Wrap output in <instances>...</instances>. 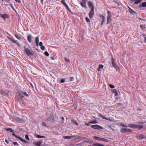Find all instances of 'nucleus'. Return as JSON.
Segmentation results:
<instances>
[{
  "label": "nucleus",
  "instance_id": "45",
  "mask_svg": "<svg viewBox=\"0 0 146 146\" xmlns=\"http://www.w3.org/2000/svg\"><path fill=\"white\" fill-rule=\"evenodd\" d=\"M104 119H106V120H108L110 121H111V119H109V118H107L106 117H105V118Z\"/></svg>",
  "mask_w": 146,
  "mask_h": 146
},
{
  "label": "nucleus",
  "instance_id": "8",
  "mask_svg": "<svg viewBox=\"0 0 146 146\" xmlns=\"http://www.w3.org/2000/svg\"><path fill=\"white\" fill-rule=\"evenodd\" d=\"M63 138L65 139H70L72 138H76V137L74 136H66L63 137Z\"/></svg>",
  "mask_w": 146,
  "mask_h": 146
},
{
  "label": "nucleus",
  "instance_id": "13",
  "mask_svg": "<svg viewBox=\"0 0 146 146\" xmlns=\"http://www.w3.org/2000/svg\"><path fill=\"white\" fill-rule=\"evenodd\" d=\"M111 92L112 93L114 94L115 96H117L118 95V93L116 89H112L111 90Z\"/></svg>",
  "mask_w": 146,
  "mask_h": 146
},
{
  "label": "nucleus",
  "instance_id": "5",
  "mask_svg": "<svg viewBox=\"0 0 146 146\" xmlns=\"http://www.w3.org/2000/svg\"><path fill=\"white\" fill-rule=\"evenodd\" d=\"M108 16L107 17V23L108 24L109 21H110V18L111 17V13L110 11H108Z\"/></svg>",
  "mask_w": 146,
  "mask_h": 146
},
{
  "label": "nucleus",
  "instance_id": "59",
  "mask_svg": "<svg viewBox=\"0 0 146 146\" xmlns=\"http://www.w3.org/2000/svg\"><path fill=\"white\" fill-rule=\"evenodd\" d=\"M139 19H140V20H144V21L145 20L142 19H141V18H139Z\"/></svg>",
  "mask_w": 146,
  "mask_h": 146
},
{
  "label": "nucleus",
  "instance_id": "22",
  "mask_svg": "<svg viewBox=\"0 0 146 146\" xmlns=\"http://www.w3.org/2000/svg\"><path fill=\"white\" fill-rule=\"evenodd\" d=\"M89 123H91V124H92V123H98V122H97V121H96V120H94L93 121H90V122H89Z\"/></svg>",
  "mask_w": 146,
  "mask_h": 146
},
{
  "label": "nucleus",
  "instance_id": "42",
  "mask_svg": "<svg viewBox=\"0 0 146 146\" xmlns=\"http://www.w3.org/2000/svg\"><path fill=\"white\" fill-rule=\"evenodd\" d=\"M10 6L11 7V8H12V9L14 11H15V8H14V7H13V5L11 4H10Z\"/></svg>",
  "mask_w": 146,
  "mask_h": 146
},
{
  "label": "nucleus",
  "instance_id": "39",
  "mask_svg": "<svg viewBox=\"0 0 146 146\" xmlns=\"http://www.w3.org/2000/svg\"><path fill=\"white\" fill-rule=\"evenodd\" d=\"M15 36L18 39L20 40L21 39V37L17 35H15Z\"/></svg>",
  "mask_w": 146,
  "mask_h": 146
},
{
  "label": "nucleus",
  "instance_id": "12",
  "mask_svg": "<svg viewBox=\"0 0 146 146\" xmlns=\"http://www.w3.org/2000/svg\"><path fill=\"white\" fill-rule=\"evenodd\" d=\"M42 141L41 140L38 141V142L34 143V145L37 146H40Z\"/></svg>",
  "mask_w": 146,
  "mask_h": 146
},
{
  "label": "nucleus",
  "instance_id": "53",
  "mask_svg": "<svg viewBox=\"0 0 146 146\" xmlns=\"http://www.w3.org/2000/svg\"><path fill=\"white\" fill-rule=\"evenodd\" d=\"M102 19H103V21H102V22H104L105 21V18L104 17H103V18H102Z\"/></svg>",
  "mask_w": 146,
  "mask_h": 146
},
{
  "label": "nucleus",
  "instance_id": "28",
  "mask_svg": "<svg viewBox=\"0 0 146 146\" xmlns=\"http://www.w3.org/2000/svg\"><path fill=\"white\" fill-rule=\"evenodd\" d=\"M142 0H135V4H137L139 3Z\"/></svg>",
  "mask_w": 146,
  "mask_h": 146
},
{
  "label": "nucleus",
  "instance_id": "40",
  "mask_svg": "<svg viewBox=\"0 0 146 146\" xmlns=\"http://www.w3.org/2000/svg\"><path fill=\"white\" fill-rule=\"evenodd\" d=\"M120 126H122V127H127V126L126 125H125L122 123H120Z\"/></svg>",
  "mask_w": 146,
  "mask_h": 146
},
{
  "label": "nucleus",
  "instance_id": "11",
  "mask_svg": "<svg viewBox=\"0 0 146 146\" xmlns=\"http://www.w3.org/2000/svg\"><path fill=\"white\" fill-rule=\"evenodd\" d=\"M143 127V126L142 125H135L134 128L137 129L138 130H139L141 129Z\"/></svg>",
  "mask_w": 146,
  "mask_h": 146
},
{
  "label": "nucleus",
  "instance_id": "55",
  "mask_svg": "<svg viewBox=\"0 0 146 146\" xmlns=\"http://www.w3.org/2000/svg\"><path fill=\"white\" fill-rule=\"evenodd\" d=\"M5 141L7 143H9V142L7 140L5 139Z\"/></svg>",
  "mask_w": 146,
  "mask_h": 146
},
{
  "label": "nucleus",
  "instance_id": "48",
  "mask_svg": "<svg viewBox=\"0 0 146 146\" xmlns=\"http://www.w3.org/2000/svg\"><path fill=\"white\" fill-rule=\"evenodd\" d=\"M86 20L88 22H89L90 21L88 17H86Z\"/></svg>",
  "mask_w": 146,
  "mask_h": 146
},
{
  "label": "nucleus",
  "instance_id": "32",
  "mask_svg": "<svg viewBox=\"0 0 146 146\" xmlns=\"http://www.w3.org/2000/svg\"><path fill=\"white\" fill-rule=\"evenodd\" d=\"M12 135H13V136H15L16 138H17V139H19L20 138V137L19 136L17 135H16L15 133H13L12 134Z\"/></svg>",
  "mask_w": 146,
  "mask_h": 146
},
{
  "label": "nucleus",
  "instance_id": "47",
  "mask_svg": "<svg viewBox=\"0 0 146 146\" xmlns=\"http://www.w3.org/2000/svg\"><path fill=\"white\" fill-rule=\"evenodd\" d=\"M13 143L14 145H16L18 144H17V142H13Z\"/></svg>",
  "mask_w": 146,
  "mask_h": 146
},
{
  "label": "nucleus",
  "instance_id": "60",
  "mask_svg": "<svg viewBox=\"0 0 146 146\" xmlns=\"http://www.w3.org/2000/svg\"><path fill=\"white\" fill-rule=\"evenodd\" d=\"M73 79V77H71V78H70V80H71L72 81Z\"/></svg>",
  "mask_w": 146,
  "mask_h": 146
},
{
  "label": "nucleus",
  "instance_id": "50",
  "mask_svg": "<svg viewBox=\"0 0 146 146\" xmlns=\"http://www.w3.org/2000/svg\"><path fill=\"white\" fill-rule=\"evenodd\" d=\"M39 45L40 46H43L42 43L41 42H40L39 44Z\"/></svg>",
  "mask_w": 146,
  "mask_h": 146
},
{
  "label": "nucleus",
  "instance_id": "57",
  "mask_svg": "<svg viewBox=\"0 0 146 146\" xmlns=\"http://www.w3.org/2000/svg\"><path fill=\"white\" fill-rule=\"evenodd\" d=\"M41 138H45V136H41Z\"/></svg>",
  "mask_w": 146,
  "mask_h": 146
},
{
  "label": "nucleus",
  "instance_id": "29",
  "mask_svg": "<svg viewBox=\"0 0 146 146\" xmlns=\"http://www.w3.org/2000/svg\"><path fill=\"white\" fill-rule=\"evenodd\" d=\"M23 94L22 92L20 93L19 95V98L21 99H22L23 96Z\"/></svg>",
  "mask_w": 146,
  "mask_h": 146
},
{
  "label": "nucleus",
  "instance_id": "7",
  "mask_svg": "<svg viewBox=\"0 0 146 146\" xmlns=\"http://www.w3.org/2000/svg\"><path fill=\"white\" fill-rule=\"evenodd\" d=\"M0 16L1 17L3 18L5 20L6 18H9V17L6 14H0Z\"/></svg>",
  "mask_w": 146,
  "mask_h": 146
},
{
  "label": "nucleus",
  "instance_id": "35",
  "mask_svg": "<svg viewBox=\"0 0 146 146\" xmlns=\"http://www.w3.org/2000/svg\"><path fill=\"white\" fill-rule=\"evenodd\" d=\"M109 86L111 88H115L114 86L111 84H110Z\"/></svg>",
  "mask_w": 146,
  "mask_h": 146
},
{
  "label": "nucleus",
  "instance_id": "10",
  "mask_svg": "<svg viewBox=\"0 0 146 146\" xmlns=\"http://www.w3.org/2000/svg\"><path fill=\"white\" fill-rule=\"evenodd\" d=\"M65 0H61V3L64 5L67 9L69 10V8L67 4L65 3Z\"/></svg>",
  "mask_w": 146,
  "mask_h": 146
},
{
  "label": "nucleus",
  "instance_id": "43",
  "mask_svg": "<svg viewBox=\"0 0 146 146\" xmlns=\"http://www.w3.org/2000/svg\"><path fill=\"white\" fill-rule=\"evenodd\" d=\"M17 120L19 121H23V120L22 119H20L19 118H17Z\"/></svg>",
  "mask_w": 146,
  "mask_h": 146
},
{
  "label": "nucleus",
  "instance_id": "1",
  "mask_svg": "<svg viewBox=\"0 0 146 146\" xmlns=\"http://www.w3.org/2000/svg\"><path fill=\"white\" fill-rule=\"evenodd\" d=\"M132 131L129 128H122L120 130V131L122 133H125V132H131Z\"/></svg>",
  "mask_w": 146,
  "mask_h": 146
},
{
  "label": "nucleus",
  "instance_id": "16",
  "mask_svg": "<svg viewBox=\"0 0 146 146\" xmlns=\"http://www.w3.org/2000/svg\"><path fill=\"white\" fill-rule=\"evenodd\" d=\"M88 6L90 8H91V9L93 8L94 9V7L93 6V4L92 2H88Z\"/></svg>",
  "mask_w": 146,
  "mask_h": 146
},
{
  "label": "nucleus",
  "instance_id": "31",
  "mask_svg": "<svg viewBox=\"0 0 146 146\" xmlns=\"http://www.w3.org/2000/svg\"><path fill=\"white\" fill-rule=\"evenodd\" d=\"M93 138L95 139H96L99 141H100V139L101 137H99L97 136H94L93 137Z\"/></svg>",
  "mask_w": 146,
  "mask_h": 146
},
{
  "label": "nucleus",
  "instance_id": "25",
  "mask_svg": "<svg viewBox=\"0 0 146 146\" xmlns=\"http://www.w3.org/2000/svg\"><path fill=\"white\" fill-rule=\"evenodd\" d=\"M19 139L20 140H21V141L24 142L25 143H28V142L27 141H26V140L23 139H22L21 137H20V138Z\"/></svg>",
  "mask_w": 146,
  "mask_h": 146
},
{
  "label": "nucleus",
  "instance_id": "17",
  "mask_svg": "<svg viewBox=\"0 0 146 146\" xmlns=\"http://www.w3.org/2000/svg\"><path fill=\"white\" fill-rule=\"evenodd\" d=\"M5 130L7 131H9L10 132L13 133L14 131L12 129L9 128H6L5 129Z\"/></svg>",
  "mask_w": 146,
  "mask_h": 146
},
{
  "label": "nucleus",
  "instance_id": "58",
  "mask_svg": "<svg viewBox=\"0 0 146 146\" xmlns=\"http://www.w3.org/2000/svg\"><path fill=\"white\" fill-rule=\"evenodd\" d=\"M54 116H53L52 117H51L50 118V119H54Z\"/></svg>",
  "mask_w": 146,
  "mask_h": 146
},
{
  "label": "nucleus",
  "instance_id": "46",
  "mask_svg": "<svg viewBox=\"0 0 146 146\" xmlns=\"http://www.w3.org/2000/svg\"><path fill=\"white\" fill-rule=\"evenodd\" d=\"M65 82V80L64 79H62L61 80L60 82L62 83H63Z\"/></svg>",
  "mask_w": 146,
  "mask_h": 146
},
{
  "label": "nucleus",
  "instance_id": "54",
  "mask_svg": "<svg viewBox=\"0 0 146 146\" xmlns=\"http://www.w3.org/2000/svg\"><path fill=\"white\" fill-rule=\"evenodd\" d=\"M99 16H100V17H102V18H103V17H104L103 16L101 15H99Z\"/></svg>",
  "mask_w": 146,
  "mask_h": 146
},
{
  "label": "nucleus",
  "instance_id": "52",
  "mask_svg": "<svg viewBox=\"0 0 146 146\" xmlns=\"http://www.w3.org/2000/svg\"><path fill=\"white\" fill-rule=\"evenodd\" d=\"M85 125L87 126H88L90 124H89V123H85Z\"/></svg>",
  "mask_w": 146,
  "mask_h": 146
},
{
  "label": "nucleus",
  "instance_id": "24",
  "mask_svg": "<svg viewBox=\"0 0 146 146\" xmlns=\"http://www.w3.org/2000/svg\"><path fill=\"white\" fill-rule=\"evenodd\" d=\"M104 67V66L103 65L100 64L99 68L98 69V70L99 71H100V69L101 68H102Z\"/></svg>",
  "mask_w": 146,
  "mask_h": 146
},
{
  "label": "nucleus",
  "instance_id": "34",
  "mask_svg": "<svg viewBox=\"0 0 146 146\" xmlns=\"http://www.w3.org/2000/svg\"><path fill=\"white\" fill-rule=\"evenodd\" d=\"M26 139L28 141H29L30 140V139L29 138L28 135L27 134H26L25 135V136Z\"/></svg>",
  "mask_w": 146,
  "mask_h": 146
},
{
  "label": "nucleus",
  "instance_id": "3",
  "mask_svg": "<svg viewBox=\"0 0 146 146\" xmlns=\"http://www.w3.org/2000/svg\"><path fill=\"white\" fill-rule=\"evenodd\" d=\"M91 127L94 129H103V127L98 125H92L91 126Z\"/></svg>",
  "mask_w": 146,
  "mask_h": 146
},
{
  "label": "nucleus",
  "instance_id": "2",
  "mask_svg": "<svg viewBox=\"0 0 146 146\" xmlns=\"http://www.w3.org/2000/svg\"><path fill=\"white\" fill-rule=\"evenodd\" d=\"M25 52L28 56L32 55L33 54L32 52L28 48H27L25 46H24Z\"/></svg>",
  "mask_w": 146,
  "mask_h": 146
},
{
  "label": "nucleus",
  "instance_id": "62",
  "mask_svg": "<svg viewBox=\"0 0 146 146\" xmlns=\"http://www.w3.org/2000/svg\"><path fill=\"white\" fill-rule=\"evenodd\" d=\"M145 42L146 43V37H145Z\"/></svg>",
  "mask_w": 146,
  "mask_h": 146
},
{
  "label": "nucleus",
  "instance_id": "41",
  "mask_svg": "<svg viewBox=\"0 0 146 146\" xmlns=\"http://www.w3.org/2000/svg\"><path fill=\"white\" fill-rule=\"evenodd\" d=\"M44 54H45V55L46 56H48L49 55V54L48 53L47 51H45L44 52Z\"/></svg>",
  "mask_w": 146,
  "mask_h": 146
},
{
  "label": "nucleus",
  "instance_id": "33",
  "mask_svg": "<svg viewBox=\"0 0 146 146\" xmlns=\"http://www.w3.org/2000/svg\"><path fill=\"white\" fill-rule=\"evenodd\" d=\"M64 59L66 62H67L69 63L70 61L69 59L67 58H66L65 57L64 58Z\"/></svg>",
  "mask_w": 146,
  "mask_h": 146
},
{
  "label": "nucleus",
  "instance_id": "49",
  "mask_svg": "<svg viewBox=\"0 0 146 146\" xmlns=\"http://www.w3.org/2000/svg\"><path fill=\"white\" fill-rule=\"evenodd\" d=\"M87 142V143H93V141H86Z\"/></svg>",
  "mask_w": 146,
  "mask_h": 146
},
{
  "label": "nucleus",
  "instance_id": "6",
  "mask_svg": "<svg viewBox=\"0 0 146 146\" xmlns=\"http://www.w3.org/2000/svg\"><path fill=\"white\" fill-rule=\"evenodd\" d=\"M94 15V9L92 8L89 13V17L91 18Z\"/></svg>",
  "mask_w": 146,
  "mask_h": 146
},
{
  "label": "nucleus",
  "instance_id": "19",
  "mask_svg": "<svg viewBox=\"0 0 146 146\" xmlns=\"http://www.w3.org/2000/svg\"><path fill=\"white\" fill-rule=\"evenodd\" d=\"M93 146H104V145H101L99 143H93L92 144Z\"/></svg>",
  "mask_w": 146,
  "mask_h": 146
},
{
  "label": "nucleus",
  "instance_id": "18",
  "mask_svg": "<svg viewBox=\"0 0 146 146\" xmlns=\"http://www.w3.org/2000/svg\"><path fill=\"white\" fill-rule=\"evenodd\" d=\"M35 42L37 46L38 45V42H39V36H38L37 37H36L35 38Z\"/></svg>",
  "mask_w": 146,
  "mask_h": 146
},
{
  "label": "nucleus",
  "instance_id": "30",
  "mask_svg": "<svg viewBox=\"0 0 146 146\" xmlns=\"http://www.w3.org/2000/svg\"><path fill=\"white\" fill-rule=\"evenodd\" d=\"M71 121L74 123L75 124H76L77 125H78V123L77 122H76V121H75L74 119H71Z\"/></svg>",
  "mask_w": 146,
  "mask_h": 146
},
{
  "label": "nucleus",
  "instance_id": "20",
  "mask_svg": "<svg viewBox=\"0 0 146 146\" xmlns=\"http://www.w3.org/2000/svg\"><path fill=\"white\" fill-rule=\"evenodd\" d=\"M100 141H104L106 142H108L109 141L108 139L103 138H100Z\"/></svg>",
  "mask_w": 146,
  "mask_h": 146
},
{
  "label": "nucleus",
  "instance_id": "51",
  "mask_svg": "<svg viewBox=\"0 0 146 146\" xmlns=\"http://www.w3.org/2000/svg\"><path fill=\"white\" fill-rule=\"evenodd\" d=\"M16 2L20 3L21 2L20 0H15Z\"/></svg>",
  "mask_w": 146,
  "mask_h": 146
},
{
  "label": "nucleus",
  "instance_id": "27",
  "mask_svg": "<svg viewBox=\"0 0 146 146\" xmlns=\"http://www.w3.org/2000/svg\"><path fill=\"white\" fill-rule=\"evenodd\" d=\"M140 5H141L143 7H146V2H144L141 3Z\"/></svg>",
  "mask_w": 146,
  "mask_h": 146
},
{
  "label": "nucleus",
  "instance_id": "38",
  "mask_svg": "<svg viewBox=\"0 0 146 146\" xmlns=\"http://www.w3.org/2000/svg\"><path fill=\"white\" fill-rule=\"evenodd\" d=\"M35 136V137H37V138H41V135H38V134H36Z\"/></svg>",
  "mask_w": 146,
  "mask_h": 146
},
{
  "label": "nucleus",
  "instance_id": "4",
  "mask_svg": "<svg viewBox=\"0 0 146 146\" xmlns=\"http://www.w3.org/2000/svg\"><path fill=\"white\" fill-rule=\"evenodd\" d=\"M7 38L9 40H10V41L11 42H12L13 43H15L16 44H17V46H19V47H20V45L19 44V43H18L15 40H13V39L10 37H9V36H7Z\"/></svg>",
  "mask_w": 146,
  "mask_h": 146
},
{
  "label": "nucleus",
  "instance_id": "63",
  "mask_svg": "<svg viewBox=\"0 0 146 146\" xmlns=\"http://www.w3.org/2000/svg\"><path fill=\"white\" fill-rule=\"evenodd\" d=\"M110 128H111V129L112 131H114V129H113L111 127H110Z\"/></svg>",
  "mask_w": 146,
  "mask_h": 146
},
{
  "label": "nucleus",
  "instance_id": "21",
  "mask_svg": "<svg viewBox=\"0 0 146 146\" xmlns=\"http://www.w3.org/2000/svg\"><path fill=\"white\" fill-rule=\"evenodd\" d=\"M135 125L133 124H130L128 125V126L130 127L134 128Z\"/></svg>",
  "mask_w": 146,
  "mask_h": 146
},
{
  "label": "nucleus",
  "instance_id": "61",
  "mask_svg": "<svg viewBox=\"0 0 146 146\" xmlns=\"http://www.w3.org/2000/svg\"><path fill=\"white\" fill-rule=\"evenodd\" d=\"M51 59L52 60H54V58L53 57H50Z\"/></svg>",
  "mask_w": 146,
  "mask_h": 146
},
{
  "label": "nucleus",
  "instance_id": "23",
  "mask_svg": "<svg viewBox=\"0 0 146 146\" xmlns=\"http://www.w3.org/2000/svg\"><path fill=\"white\" fill-rule=\"evenodd\" d=\"M129 8V12L132 14H133V13H135V12L133 11L129 7H128Z\"/></svg>",
  "mask_w": 146,
  "mask_h": 146
},
{
  "label": "nucleus",
  "instance_id": "15",
  "mask_svg": "<svg viewBox=\"0 0 146 146\" xmlns=\"http://www.w3.org/2000/svg\"><path fill=\"white\" fill-rule=\"evenodd\" d=\"M27 39L29 43H31L32 42V37L31 35H29L27 36Z\"/></svg>",
  "mask_w": 146,
  "mask_h": 146
},
{
  "label": "nucleus",
  "instance_id": "14",
  "mask_svg": "<svg viewBox=\"0 0 146 146\" xmlns=\"http://www.w3.org/2000/svg\"><path fill=\"white\" fill-rule=\"evenodd\" d=\"M82 2H81L80 3V4L81 6L83 7H84L85 8L86 7V3L87 1H82Z\"/></svg>",
  "mask_w": 146,
  "mask_h": 146
},
{
  "label": "nucleus",
  "instance_id": "36",
  "mask_svg": "<svg viewBox=\"0 0 146 146\" xmlns=\"http://www.w3.org/2000/svg\"><path fill=\"white\" fill-rule=\"evenodd\" d=\"M23 94L26 96H28V95L26 92H22Z\"/></svg>",
  "mask_w": 146,
  "mask_h": 146
},
{
  "label": "nucleus",
  "instance_id": "37",
  "mask_svg": "<svg viewBox=\"0 0 146 146\" xmlns=\"http://www.w3.org/2000/svg\"><path fill=\"white\" fill-rule=\"evenodd\" d=\"M99 117H102L103 119H104L105 118V117H104V116L102 114H99Z\"/></svg>",
  "mask_w": 146,
  "mask_h": 146
},
{
  "label": "nucleus",
  "instance_id": "64",
  "mask_svg": "<svg viewBox=\"0 0 146 146\" xmlns=\"http://www.w3.org/2000/svg\"><path fill=\"white\" fill-rule=\"evenodd\" d=\"M62 120H64V118L63 117H62Z\"/></svg>",
  "mask_w": 146,
  "mask_h": 146
},
{
  "label": "nucleus",
  "instance_id": "9",
  "mask_svg": "<svg viewBox=\"0 0 146 146\" xmlns=\"http://www.w3.org/2000/svg\"><path fill=\"white\" fill-rule=\"evenodd\" d=\"M137 139H141L146 138V137L142 135V134H140L139 135L137 136L136 137Z\"/></svg>",
  "mask_w": 146,
  "mask_h": 146
},
{
  "label": "nucleus",
  "instance_id": "56",
  "mask_svg": "<svg viewBox=\"0 0 146 146\" xmlns=\"http://www.w3.org/2000/svg\"><path fill=\"white\" fill-rule=\"evenodd\" d=\"M42 125L43 126H46V124L44 123H42Z\"/></svg>",
  "mask_w": 146,
  "mask_h": 146
},
{
  "label": "nucleus",
  "instance_id": "44",
  "mask_svg": "<svg viewBox=\"0 0 146 146\" xmlns=\"http://www.w3.org/2000/svg\"><path fill=\"white\" fill-rule=\"evenodd\" d=\"M40 48L42 50H44L45 48L44 46H40Z\"/></svg>",
  "mask_w": 146,
  "mask_h": 146
},
{
  "label": "nucleus",
  "instance_id": "26",
  "mask_svg": "<svg viewBox=\"0 0 146 146\" xmlns=\"http://www.w3.org/2000/svg\"><path fill=\"white\" fill-rule=\"evenodd\" d=\"M140 27L141 29L144 30L145 29V27L144 25H140Z\"/></svg>",
  "mask_w": 146,
  "mask_h": 146
}]
</instances>
